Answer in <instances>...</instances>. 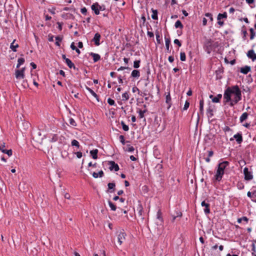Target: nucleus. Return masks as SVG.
I'll use <instances>...</instances> for the list:
<instances>
[{"mask_svg":"<svg viewBox=\"0 0 256 256\" xmlns=\"http://www.w3.org/2000/svg\"><path fill=\"white\" fill-rule=\"evenodd\" d=\"M229 164L228 162L224 161L218 164L216 172L214 176V178L216 181L220 182L221 180L224 173V170Z\"/></svg>","mask_w":256,"mask_h":256,"instance_id":"nucleus-1","label":"nucleus"},{"mask_svg":"<svg viewBox=\"0 0 256 256\" xmlns=\"http://www.w3.org/2000/svg\"><path fill=\"white\" fill-rule=\"evenodd\" d=\"M232 95H234V96H242V90L238 86H233L226 88L224 96H231Z\"/></svg>","mask_w":256,"mask_h":256,"instance_id":"nucleus-2","label":"nucleus"},{"mask_svg":"<svg viewBox=\"0 0 256 256\" xmlns=\"http://www.w3.org/2000/svg\"><path fill=\"white\" fill-rule=\"evenodd\" d=\"M213 41L211 39H207L204 42V48L206 52L210 54L213 50L214 46L212 45Z\"/></svg>","mask_w":256,"mask_h":256,"instance_id":"nucleus-3","label":"nucleus"},{"mask_svg":"<svg viewBox=\"0 0 256 256\" xmlns=\"http://www.w3.org/2000/svg\"><path fill=\"white\" fill-rule=\"evenodd\" d=\"M26 68H22L20 70H15L16 78L18 80L23 79L24 78V71Z\"/></svg>","mask_w":256,"mask_h":256,"instance_id":"nucleus-4","label":"nucleus"},{"mask_svg":"<svg viewBox=\"0 0 256 256\" xmlns=\"http://www.w3.org/2000/svg\"><path fill=\"white\" fill-rule=\"evenodd\" d=\"M244 179L246 180H250L253 178L252 172L249 171L248 168L246 167L244 169Z\"/></svg>","mask_w":256,"mask_h":256,"instance_id":"nucleus-5","label":"nucleus"},{"mask_svg":"<svg viewBox=\"0 0 256 256\" xmlns=\"http://www.w3.org/2000/svg\"><path fill=\"white\" fill-rule=\"evenodd\" d=\"M6 147V143L3 142L2 144H0V150H1L3 153L7 154L9 156H10L12 154V150H4V148Z\"/></svg>","mask_w":256,"mask_h":256,"instance_id":"nucleus-6","label":"nucleus"},{"mask_svg":"<svg viewBox=\"0 0 256 256\" xmlns=\"http://www.w3.org/2000/svg\"><path fill=\"white\" fill-rule=\"evenodd\" d=\"M108 164L110 166L109 168L110 170H114L117 172L119 170V166L114 161H108Z\"/></svg>","mask_w":256,"mask_h":256,"instance_id":"nucleus-7","label":"nucleus"},{"mask_svg":"<svg viewBox=\"0 0 256 256\" xmlns=\"http://www.w3.org/2000/svg\"><path fill=\"white\" fill-rule=\"evenodd\" d=\"M100 34L98 32H97L94 34V37L92 39V41L94 42L96 46H98L100 44Z\"/></svg>","mask_w":256,"mask_h":256,"instance_id":"nucleus-8","label":"nucleus"},{"mask_svg":"<svg viewBox=\"0 0 256 256\" xmlns=\"http://www.w3.org/2000/svg\"><path fill=\"white\" fill-rule=\"evenodd\" d=\"M126 236V234L123 231L120 232L118 236V242L120 245H121L124 240H125V237Z\"/></svg>","mask_w":256,"mask_h":256,"instance_id":"nucleus-9","label":"nucleus"},{"mask_svg":"<svg viewBox=\"0 0 256 256\" xmlns=\"http://www.w3.org/2000/svg\"><path fill=\"white\" fill-rule=\"evenodd\" d=\"M247 56L252 61L256 60V54H255L253 50H250L248 52Z\"/></svg>","mask_w":256,"mask_h":256,"instance_id":"nucleus-10","label":"nucleus"},{"mask_svg":"<svg viewBox=\"0 0 256 256\" xmlns=\"http://www.w3.org/2000/svg\"><path fill=\"white\" fill-rule=\"evenodd\" d=\"M201 205L202 206L205 207L204 209V212L206 214H208L210 213V204L208 203H206L205 201H202L201 203Z\"/></svg>","mask_w":256,"mask_h":256,"instance_id":"nucleus-11","label":"nucleus"},{"mask_svg":"<svg viewBox=\"0 0 256 256\" xmlns=\"http://www.w3.org/2000/svg\"><path fill=\"white\" fill-rule=\"evenodd\" d=\"M98 6H99V4L98 2L94 3L91 6L92 10L94 12V14L96 15H98L100 14V11Z\"/></svg>","mask_w":256,"mask_h":256,"instance_id":"nucleus-12","label":"nucleus"},{"mask_svg":"<svg viewBox=\"0 0 256 256\" xmlns=\"http://www.w3.org/2000/svg\"><path fill=\"white\" fill-rule=\"evenodd\" d=\"M108 192H113L115 190L116 184L114 182H109L108 184Z\"/></svg>","mask_w":256,"mask_h":256,"instance_id":"nucleus-13","label":"nucleus"},{"mask_svg":"<svg viewBox=\"0 0 256 256\" xmlns=\"http://www.w3.org/2000/svg\"><path fill=\"white\" fill-rule=\"evenodd\" d=\"M137 210L138 211V214L141 217L142 219H144L143 214H144V209L143 207L141 204H139L137 207Z\"/></svg>","mask_w":256,"mask_h":256,"instance_id":"nucleus-14","label":"nucleus"},{"mask_svg":"<svg viewBox=\"0 0 256 256\" xmlns=\"http://www.w3.org/2000/svg\"><path fill=\"white\" fill-rule=\"evenodd\" d=\"M234 138L237 142L239 144H241L243 140L242 136V134L238 133L234 136Z\"/></svg>","mask_w":256,"mask_h":256,"instance_id":"nucleus-15","label":"nucleus"},{"mask_svg":"<svg viewBox=\"0 0 256 256\" xmlns=\"http://www.w3.org/2000/svg\"><path fill=\"white\" fill-rule=\"evenodd\" d=\"M90 54L93 58V60L94 62L98 61L100 59V56L98 54L90 52Z\"/></svg>","mask_w":256,"mask_h":256,"instance_id":"nucleus-16","label":"nucleus"},{"mask_svg":"<svg viewBox=\"0 0 256 256\" xmlns=\"http://www.w3.org/2000/svg\"><path fill=\"white\" fill-rule=\"evenodd\" d=\"M250 66H246L240 68V72L244 74H247L250 71Z\"/></svg>","mask_w":256,"mask_h":256,"instance_id":"nucleus-17","label":"nucleus"},{"mask_svg":"<svg viewBox=\"0 0 256 256\" xmlns=\"http://www.w3.org/2000/svg\"><path fill=\"white\" fill-rule=\"evenodd\" d=\"M98 150L95 149L93 150L90 151V156L92 158L96 160L98 158Z\"/></svg>","mask_w":256,"mask_h":256,"instance_id":"nucleus-18","label":"nucleus"},{"mask_svg":"<svg viewBox=\"0 0 256 256\" xmlns=\"http://www.w3.org/2000/svg\"><path fill=\"white\" fill-rule=\"evenodd\" d=\"M65 62L69 68H73L74 69L76 68L74 64V63L72 62L71 61V60L70 59L68 58V59L66 60V61Z\"/></svg>","mask_w":256,"mask_h":256,"instance_id":"nucleus-19","label":"nucleus"},{"mask_svg":"<svg viewBox=\"0 0 256 256\" xmlns=\"http://www.w3.org/2000/svg\"><path fill=\"white\" fill-rule=\"evenodd\" d=\"M140 76V72L139 70H134L132 71L131 74V76L132 78H138Z\"/></svg>","mask_w":256,"mask_h":256,"instance_id":"nucleus-20","label":"nucleus"},{"mask_svg":"<svg viewBox=\"0 0 256 256\" xmlns=\"http://www.w3.org/2000/svg\"><path fill=\"white\" fill-rule=\"evenodd\" d=\"M224 104H229L230 106V104L232 102V97H224Z\"/></svg>","mask_w":256,"mask_h":256,"instance_id":"nucleus-21","label":"nucleus"},{"mask_svg":"<svg viewBox=\"0 0 256 256\" xmlns=\"http://www.w3.org/2000/svg\"><path fill=\"white\" fill-rule=\"evenodd\" d=\"M15 41H16L15 40H14L13 42L11 43L10 46V48L12 49V50L13 52H16V48L18 47V44H14Z\"/></svg>","mask_w":256,"mask_h":256,"instance_id":"nucleus-22","label":"nucleus"},{"mask_svg":"<svg viewBox=\"0 0 256 256\" xmlns=\"http://www.w3.org/2000/svg\"><path fill=\"white\" fill-rule=\"evenodd\" d=\"M204 102L203 98H202L200 101V112L202 114H204Z\"/></svg>","mask_w":256,"mask_h":256,"instance_id":"nucleus-23","label":"nucleus"},{"mask_svg":"<svg viewBox=\"0 0 256 256\" xmlns=\"http://www.w3.org/2000/svg\"><path fill=\"white\" fill-rule=\"evenodd\" d=\"M165 41H166V50L168 52H170V38H166L165 37Z\"/></svg>","mask_w":256,"mask_h":256,"instance_id":"nucleus-24","label":"nucleus"},{"mask_svg":"<svg viewBox=\"0 0 256 256\" xmlns=\"http://www.w3.org/2000/svg\"><path fill=\"white\" fill-rule=\"evenodd\" d=\"M152 18L153 20H157L158 19V10H154V9L152 8Z\"/></svg>","mask_w":256,"mask_h":256,"instance_id":"nucleus-25","label":"nucleus"},{"mask_svg":"<svg viewBox=\"0 0 256 256\" xmlns=\"http://www.w3.org/2000/svg\"><path fill=\"white\" fill-rule=\"evenodd\" d=\"M248 114L247 112H244L242 114L240 118V122H242L246 120L248 118Z\"/></svg>","mask_w":256,"mask_h":256,"instance_id":"nucleus-26","label":"nucleus"},{"mask_svg":"<svg viewBox=\"0 0 256 256\" xmlns=\"http://www.w3.org/2000/svg\"><path fill=\"white\" fill-rule=\"evenodd\" d=\"M176 215H172V222H174L175 220H176V218H181L182 216V213L180 212H176Z\"/></svg>","mask_w":256,"mask_h":256,"instance_id":"nucleus-27","label":"nucleus"},{"mask_svg":"<svg viewBox=\"0 0 256 256\" xmlns=\"http://www.w3.org/2000/svg\"><path fill=\"white\" fill-rule=\"evenodd\" d=\"M250 89L248 87L246 86V88L244 87V86H242V92L244 95L246 94L249 95L250 94Z\"/></svg>","mask_w":256,"mask_h":256,"instance_id":"nucleus-28","label":"nucleus"},{"mask_svg":"<svg viewBox=\"0 0 256 256\" xmlns=\"http://www.w3.org/2000/svg\"><path fill=\"white\" fill-rule=\"evenodd\" d=\"M240 100H241V97H234V99H232V102L230 104V106H232L235 104H237Z\"/></svg>","mask_w":256,"mask_h":256,"instance_id":"nucleus-29","label":"nucleus"},{"mask_svg":"<svg viewBox=\"0 0 256 256\" xmlns=\"http://www.w3.org/2000/svg\"><path fill=\"white\" fill-rule=\"evenodd\" d=\"M227 18V13L226 12H224L223 14H219L217 17L218 20H220L222 18Z\"/></svg>","mask_w":256,"mask_h":256,"instance_id":"nucleus-30","label":"nucleus"},{"mask_svg":"<svg viewBox=\"0 0 256 256\" xmlns=\"http://www.w3.org/2000/svg\"><path fill=\"white\" fill-rule=\"evenodd\" d=\"M24 62H25V60H24V58H19L18 59V64H17V65H16V68H20V66L22 64H24Z\"/></svg>","mask_w":256,"mask_h":256,"instance_id":"nucleus-31","label":"nucleus"},{"mask_svg":"<svg viewBox=\"0 0 256 256\" xmlns=\"http://www.w3.org/2000/svg\"><path fill=\"white\" fill-rule=\"evenodd\" d=\"M176 28H180L182 29L184 27L182 22L180 20H178L174 24Z\"/></svg>","mask_w":256,"mask_h":256,"instance_id":"nucleus-32","label":"nucleus"},{"mask_svg":"<svg viewBox=\"0 0 256 256\" xmlns=\"http://www.w3.org/2000/svg\"><path fill=\"white\" fill-rule=\"evenodd\" d=\"M166 103L168 104L167 107L168 110L170 109L172 105V99L171 97H166Z\"/></svg>","mask_w":256,"mask_h":256,"instance_id":"nucleus-33","label":"nucleus"},{"mask_svg":"<svg viewBox=\"0 0 256 256\" xmlns=\"http://www.w3.org/2000/svg\"><path fill=\"white\" fill-rule=\"evenodd\" d=\"M207 114L208 118H212L214 116L213 110L210 106L207 110Z\"/></svg>","mask_w":256,"mask_h":256,"instance_id":"nucleus-34","label":"nucleus"},{"mask_svg":"<svg viewBox=\"0 0 256 256\" xmlns=\"http://www.w3.org/2000/svg\"><path fill=\"white\" fill-rule=\"evenodd\" d=\"M109 206L112 210L115 211L116 209V206L110 200L108 201Z\"/></svg>","mask_w":256,"mask_h":256,"instance_id":"nucleus-35","label":"nucleus"},{"mask_svg":"<svg viewBox=\"0 0 256 256\" xmlns=\"http://www.w3.org/2000/svg\"><path fill=\"white\" fill-rule=\"evenodd\" d=\"M71 144H72V146H75L77 147L78 148H79L80 146L78 142V140H73L72 141Z\"/></svg>","mask_w":256,"mask_h":256,"instance_id":"nucleus-36","label":"nucleus"},{"mask_svg":"<svg viewBox=\"0 0 256 256\" xmlns=\"http://www.w3.org/2000/svg\"><path fill=\"white\" fill-rule=\"evenodd\" d=\"M242 28L243 29L242 30V34H243L242 38H243L244 40H245L246 39V35H247L248 33H247V32H246V30L245 26H244L243 27H242Z\"/></svg>","mask_w":256,"mask_h":256,"instance_id":"nucleus-37","label":"nucleus"},{"mask_svg":"<svg viewBox=\"0 0 256 256\" xmlns=\"http://www.w3.org/2000/svg\"><path fill=\"white\" fill-rule=\"evenodd\" d=\"M121 125L122 126V129L124 131H128L129 130L128 126L125 124L124 121H122L120 122Z\"/></svg>","mask_w":256,"mask_h":256,"instance_id":"nucleus-38","label":"nucleus"},{"mask_svg":"<svg viewBox=\"0 0 256 256\" xmlns=\"http://www.w3.org/2000/svg\"><path fill=\"white\" fill-rule=\"evenodd\" d=\"M156 217L159 220L162 221V213L161 212V210L160 209L157 212L156 214Z\"/></svg>","mask_w":256,"mask_h":256,"instance_id":"nucleus-39","label":"nucleus"},{"mask_svg":"<svg viewBox=\"0 0 256 256\" xmlns=\"http://www.w3.org/2000/svg\"><path fill=\"white\" fill-rule=\"evenodd\" d=\"M140 60H135L134 62V68H138L140 66Z\"/></svg>","mask_w":256,"mask_h":256,"instance_id":"nucleus-40","label":"nucleus"},{"mask_svg":"<svg viewBox=\"0 0 256 256\" xmlns=\"http://www.w3.org/2000/svg\"><path fill=\"white\" fill-rule=\"evenodd\" d=\"M250 39L252 40L255 36L256 33L254 32V30L252 28H250Z\"/></svg>","mask_w":256,"mask_h":256,"instance_id":"nucleus-41","label":"nucleus"},{"mask_svg":"<svg viewBox=\"0 0 256 256\" xmlns=\"http://www.w3.org/2000/svg\"><path fill=\"white\" fill-rule=\"evenodd\" d=\"M180 60L184 62L186 60V54L184 52H180Z\"/></svg>","mask_w":256,"mask_h":256,"instance_id":"nucleus-42","label":"nucleus"},{"mask_svg":"<svg viewBox=\"0 0 256 256\" xmlns=\"http://www.w3.org/2000/svg\"><path fill=\"white\" fill-rule=\"evenodd\" d=\"M146 110H139L138 111V114H139V118H142L144 117V114L146 112Z\"/></svg>","mask_w":256,"mask_h":256,"instance_id":"nucleus-43","label":"nucleus"},{"mask_svg":"<svg viewBox=\"0 0 256 256\" xmlns=\"http://www.w3.org/2000/svg\"><path fill=\"white\" fill-rule=\"evenodd\" d=\"M131 68H130L128 66H120V68H119L118 69V71H120V70H128V73H129V72L131 70Z\"/></svg>","mask_w":256,"mask_h":256,"instance_id":"nucleus-44","label":"nucleus"},{"mask_svg":"<svg viewBox=\"0 0 256 256\" xmlns=\"http://www.w3.org/2000/svg\"><path fill=\"white\" fill-rule=\"evenodd\" d=\"M212 98V97H210ZM222 97H212V102H220Z\"/></svg>","mask_w":256,"mask_h":256,"instance_id":"nucleus-45","label":"nucleus"},{"mask_svg":"<svg viewBox=\"0 0 256 256\" xmlns=\"http://www.w3.org/2000/svg\"><path fill=\"white\" fill-rule=\"evenodd\" d=\"M58 140V136L57 134H53L52 138H51L50 141L52 142H56Z\"/></svg>","mask_w":256,"mask_h":256,"instance_id":"nucleus-46","label":"nucleus"},{"mask_svg":"<svg viewBox=\"0 0 256 256\" xmlns=\"http://www.w3.org/2000/svg\"><path fill=\"white\" fill-rule=\"evenodd\" d=\"M244 184L242 182H238L237 184V187L239 190H242L244 188Z\"/></svg>","mask_w":256,"mask_h":256,"instance_id":"nucleus-47","label":"nucleus"},{"mask_svg":"<svg viewBox=\"0 0 256 256\" xmlns=\"http://www.w3.org/2000/svg\"><path fill=\"white\" fill-rule=\"evenodd\" d=\"M252 200L256 202V190L252 192Z\"/></svg>","mask_w":256,"mask_h":256,"instance_id":"nucleus-48","label":"nucleus"},{"mask_svg":"<svg viewBox=\"0 0 256 256\" xmlns=\"http://www.w3.org/2000/svg\"><path fill=\"white\" fill-rule=\"evenodd\" d=\"M69 122H70V124L72 126H76V123L75 120L72 118H70Z\"/></svg>","mask_w":256,"mask_h":256,"instance_id":"nucleus-49","label":"nucleus"},{"mask_svg":"<svg viewBox=\"0 0 256 256\" xmlns=\"http://www.w3.org/2000/svg\"><path fill=\"white\" fill-rule=\"evenodd\" d=\"M190 106V102L188 100H186L184 105V107L183 108V110H186Z\"/></svg>","mask_w":256,"mask_h":256,"instance_id":"nucleus-50","label":"nucleus"},{"mask_svg":"<svg viewBox=\"0 0 256 256\" xmlns=\"http://www.w3.org/2000/svg\"><path fill=\"white\" fill-rule=\"evenodd\" d=\"M205 16L208 18L211 22L213 20L212 15L210 13H206Z\"/></svg>","mask_w":256,"mask_h":256,"instance_id":"nucleus-51","label":"nucleus"},{"mask_svg":"<svg viewBox=\"0 0 256 256\" xmlns=\"http://www.w3.org/2000/svg\"><path fill=\"white\" fill-rule=\"evenodd\" d=\"M108 102L110 106L114 105L115 104L114 100L111 99L110 98H109L108 100Z\"/></svg>","mask_w":256,"mask_h":256,"instance_id":"nucleus-52","label":"nucleus"},{"mask_svg":"<svg viewBox=\"0 0 256 256\" xmlns=\"http://www.w3.org/2000/svg\"><path fill=\"white\" fill-rule=\"evenodd\" d=\"M120 142H121V143L122 144H125L126 142H125L124 138V136L120 135Z\"/></svg>","mask_w":256,"mask_h":256,"instance_id":"nucleus-53","label":"nucleus"},{"mask_svg":"<svg viewBox=\"0 0 256 256\" xmlns=\"http://www.w3.org/2000/svg\"><path fill=\"white\" fill-rule=\"evenodd\" d=\"M127 146H128V150H127L128 152H132L134 151V148L132 146H131L130 144H128Z\"/></svg>","mask_w":256,"mask_h":256,"instance_id":"nucleus-54","label":"nucleus"},{"mask_svg":"<svg viewBox=\"0 0 256 256\" xmlns=\"http://www.w3.org/2000/svg\"><path fill=\"white\" fill-rule=\"evenodd\" d=\"M80 12L83 14L86 15L87 14V9L85 7L82 8Z\"/></svg>","mask_w":256,"mask_h":256,"instance_id":"nucleus-55","label":"nucleus"},{"mask_svg":"<svg viewBox=\"0 0 256 256\" xmlns=\"http://www.w3.org/2000/svg\"><path fill=\"white\" fill-rule=\"evenodd\" d=\"M74 154H76L78 158H80L82 157V154L80 152H75Z\"/></svg>","mask_w":256,"mask_h":256,"instance_id":"nucleus-56","label":"nucleus"},{"mask_svg":"<svg viewBox=\"0 0 256 256\" xmlns=\"http://www.w3.org/2000/svg\"><path fill=\"white\" fill-rule=\"evenodd\" d=\"M174 44H177L178 46H181L182 44L178 39H175L174 40Z\"/></svg>","mask_w":256,"mask_h":256,"instance_id":"nucleus-57","label":"nucleus"},{"mask_svg":"<svg viewBox=\"0 0 256 256\" xmlns=\"http://www.w3.org/2000/svg\"><path fill=\"white\" fill-rule=\"evenodd\" d=\"M156 39L157 42L158 44H160L161 42H160V34H158V33H156Z\"/></svg>","mask_w":256,"mask_h":256,"instance_id":"nucleus-58","label":"nucleus"},{"mask_svg":"<svg viewBox=\"0 0 256 256\" xmlns=\"http://www.w3.org/2000/svg\"><path fill=\"white\" fill-rule=\"evenodd\" d=\"M141 19L142 20V25L143 26H145V22H146V17H145L144 15V14L142 15V16L141 17Z\"/></svg>","mask_w":256,"mask_h":256,"instance_id":"nucleus-59","label":"nucleus"},{"mask_svg":"<svg viewBox=\"0 0 256 256\" xmlns=\"http://www.w3.org/2000/svg\"><path fill=\"white\" fill-rule=\"evenodd\" d=\"M147 34H148V36L150 38H153L154 36V34L152 32L148 31Z\"/></svg>","mask_w":256,"mask_h":256,"instance_id":"nucleus-60","label":"nucleus"},{"mask_svg":"<svg viewBox=\"0 0 256 256\" xmlns=\"http://www.w3.org/2000/svg\"><path fill=\"white\" fill-rule=\"evenodd\" d=\"M88 167L92 166L94 168H96V163H94V164H92V162H90L88 164Z\"/></svg>","mask_w":256,"mask_h":256,"instance_id":"nucleus-61","label":"nucleus"},{"mask_svg":"<svg viewBox=\"0 0 256 256\" xmlns=\"http://www.w3.org/2000/svg\"><path fill=\"white\" fill-rule=\"evenodd\" d=\"M48 36V41H50V42H53L54 41V36L49 34Z\"/></svg>","mask_w":256,"mask_h":256,"instance_id":"nucleus-62","label":"nucleus"},{"mask_svg":"<svg viewBox=\"0 0 256 256\" xmlns=\"http://www.w3.org/2000/svg\"><path fill=\"white\" fill-rule=\"evenodd\" d=\"M57 24H58V29L60 30H62V23L60 22H58Z\"/></svg>","mask_w":256,"mask_h":256,"instance_id":"nucleus-63","label":"nucleus"},{"mask_svg":"<svg viewBox=\"0 0 256 256\" xmlns=\"http://www.w3.org/2000/svg\"><path fill=\"white\" fill-rule=\"evenodd\" d=\"M214 155V152L212 150L208 151V156L212 157Z\"/></svg>","mask_w":256,"mask_h":256,"instance_id":"nucleus-64","label":"nucleus"}]
</instances>
